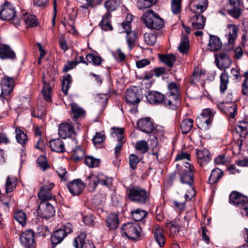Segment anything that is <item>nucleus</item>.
I'll use <instances>...</instances> for the list:
<instances>
[{"label":"nucleus","mask_w":248,"mask_h":248,"mask_svg":"<svg viewBox=\"0 0 248 248\" xmlns=\"http://www.w3.org/2000/svg\"><path fill=\"white\" fill-rule=\"evenodd\" d=\"M183 167H182L181 170L179 172L180 181L183 184H187L189 186V190L188 193L185 194L186 199H191L195 195V191L192 186L193 183L194 167L186 161L182 162Z\"/></svg>","instance_id":"obj_1"},{"label":"nucleus","mask_w":248,"mask_h":248,"mask_svg":"<svg viewBox=\"0 0 248 248\" xmlns=\"http://www.w3.org/2000/svg\"><path fill=\"white\" fill-rule=\"evenodd\" d=\"M142 17L144 23L149 29L158 30L164 26L163 20L152 10L146 11Z\"/></svg>","instance_id":"obj_2"},{"label":"nucleus","mask_w":248,"mask_h":248,"mask_svg":"<svg viewBox=\"0 0 248 248\" xmlns=\"http://www.w3.org/2000/svg\"><path fill=\"white\" fill-rule=\"evenodd\" d=\"M128 197L130 201L139 204H145L149 199L147 191L138 186H134L129 189Z\"/></svg>","instance_id":"obj_3"},{"label":"nucleus","mask_w":248,"mask_h":248,"mask_svg":"<svg viewBox=\"0 0 248 248\" xmlns=\"http://www.w3.org/2000/svg\"><path fill=\"white\" fill-rule=\"evenodd\" d=\"M215 112L210 108L203 109L200 116L196 119L198 127L202 130H208L211 125Z\"/></svg>","instance_id":"obj_4"},{"label":"nucleus","mask_w":248,"mask_h":248,"mask_svg":"<svg viewBox=\"0 0 248 248\" xmlns=\"http://www.w3.org/2000/svg\"><path fill=\"white\" fill-rule=\"evenodd\" d=\"M72 232V225L67 223L62 228L56 230L52 234L50 238L51 244L55 247L61 243L67 236V234Z\"/></svg>","instance_id":"obj_5"},{"label":"nucleus","mask_w":248,"mask_h":248,"mask_svg":"<svg viewBox=\"0 0 248 248\" xmlns=\"http://www.w3.org/2000/svg\"><path fill=\"white\" fill-rule=\"evenodd\" d=\"M168 87L170 93L168 96V98H166L165 101V104L170 108L174 109L175 108L176 101L179 98V92L178 87L173 82L170 83Z\"/></svg>","instance_id":"obj_6"},{"label":"nucleus","mask_w":248,"mask_h":248,"mask_svg":"<svg viewBox=\"0 0 248 248\" xmlns=\"http://www.w3.org/2000/svg\"><path fill=\"white\" fill-rule=\"evenodd\" d=\"M122 230L125 236L131 239H136L140 235V227L136 223H126L122 227Z\"/></svg>","instance_id":"obj_7"},{"label":"nucleus","mask_w":248,"mask_h":248,"mask_svg":"<svg viewBox=\"0 0 248 248\" xmlns=\"http://www.w3.org/2000/svg\"><path fill=\"white\" fill-rule=\"evenodd\" d=\"M21 244L25 248H35L36 242L34 232L31 230H26L20 235Z\"/></svg>","instance_id":"obj_8"},{"label":"nucleus","mask_w":248,"mask_h":248,"mask_svg":"<svg viewBox=\"0 0 248 248\" xmlns=\"http://www.w3.org/2000/svg\"><path fill=\"white\" fill-rule=\"evenodd\" d=\"M16 11L13 5L8 1H5L1 6L0 18L4 20H12L15 17Z\"/></svg>","instance_id":"obj_9"},{"label":"nucleus","mask_w":248,"mask_h":248,"mask_svg":"<svg viewBox=\"0 0 248 248\" xmlns=\"http://www.w3.org/2000/svg\"><path fill=\"white\" fill-rule=\"evenodd\" d=\"M38 213L42 218L48 219L55 215V208L49 202H41L38 207Z\"/></svg>","instance_id":"obj_10"},{"label":"nucleus","mask_w":248,"mask_h":248,"mask_svg":"<svg viewBox=\"0 0 248 248\" xmlns=\"http://www.w3.org/2000/svg\"><path fill=\"white\" fill-rule=\"evenodd\" d=\"M54 186V184L53 183L48 182H46L42 186L38 193V197L41 202H47V201L52 199V195L51 190Z\"/></svg>","instance_id":"obj_11"},{"label":"nucleus","mask_w":248,"mask_h":248,"mask_svg":"<svg viewBox=\"0 0 248 248\" xmlns=\"http://www.w3.org/2000/svg\"><path fill=\"white\" fill-rule=\"evenodd\" d=\"M142 98L141 95L138 90L136 89H128L125 95V99L126 103L129 105H138Z\"/></svg>","instance_id":"obj_12"},{"label":"nucleus","mask_w":248,"mask_h":248,"mask_svg":"<svg viewBox=\"0 0 248 248\" xmlns=\"http://www.w3.org/2000/svg\"><path fill=\"white\" fill-rule=\"evenodd\" d=\"M66 186L72 195L77 196L83 190L85 184L80 179H76L68 183Z\"/></svg>","instance_id":"obj_13"},{"label":"nucleus","mask_w":248,"mask_h":248,"mask_svg":"<svg viewBox=\"0 0 248 248\" xmlns=\"http://www.w3.org/2000/svg\"><path fill=\"white\" fill-rule=\"evenodd\" d=\"M215 62L219 69L225 70L230 66L232 61L227 54L220 52L215 55Z\"/></svg>","instance_id":"obj_14"},{"label":"nucleus","mask_w":248,"mask_h":248,"mask_svg":"<svg viewBox=\"0 0 248 248\" xmlns=\"http://www.w3.org/2000/svg\"><path fill=\"white\" fill-rule=\"evenodd\" d=\"M86 235L84 232H82L75 238L73 245L75 248H95L94 245L92 242L89 240L85 241Z\"/></svg>","instance_id":"obj_15"},{"label":"nucleus","mask_w":248,"mask_h":248,"mask_svg":"<svg viewBox=\"0 0 248 248\" xmlns=\"http://www.w3.org/2000/svg\"><path fill=\"white\" fill-rule=\"evenodd\" d=\"M14 87V78L8 76L4 77L1 81V88L3 95L7 96L13 91Z\"/></svg>","instance_id":"obj_16"},{"label":"nucleus","mask_w":248,"mask_h":248,"mask_svg":"<svg viewBox=\"0 0 248 248\" xmlns=\"http://www.w3.org/2000/svg\"><path fill=\"white\" fill-rule=\"evenodd\" d=\"M139 129L143 132L151 133L154 131V126L149 117L141 119L138 123Z\"/></svg>","instance_id":"obj_17"},{"label":"nucleus","mask_w":248,"mask_h":248,"mask_svg":"<svg viewBox=\"0 0 248 248\" xmlns=\"http://www.w3.org/2000/svg\"><path fill=\"white\" fill-rule=\"evenodd\" d=\"M147 101L151 104L165 103L166 99L163 94L156 91H150L146 95Z\"/></svg>","instance_id":"obj_18"},{"label":"nucleus","mask_w":248,"mask_h":248,"mask_svg":"<svg viewBox=\"0 0 248 248\" xmlns=\"http://www.w3.org/2000/svg\"><path fill=\"white\" fill-rule=\"evenodd\" d=\"M59 135L61 138L66 139L71 136L74 133L73 126L70 124L64 123L59 127Z\"/></svg>","instance_id":"obj_19"},{"label":"nucleus","mask_w":248,"mask_h":248,"mask_svg":"<svg viewBox=\"0 0 248 248\" xmlns=\"http://www.w3.org/2000/svg\"><path fill=\"white\" fill-rule=\"evenodd\" d=\"M208 6L207 0H193L191 2V11L198 15L204 11Z\"/></svg>","instance_id":"obj_20"},{"label":"nucleus","mask_w":248,"mask_h":248,"mask_svg":"<svg viewBox=\"0 0 248 248\" xmlns=\"http://www.w3.org/2000/svg\"><path fill=\"white\" fill-rule=\"evenodd\" d=\"M248 199L247 197L237 192H232L229 197L230 203L239 207V208L242 204L248 201Z\"/></svg>","instance_id":"obj_21"},{"label":"nucleus","mask_w":248,"mask_h":248,"mask_svg":"<svg viewBox=\"0 0 248 248\" xmlns=\"http://www.w3.org/2000/svg\"><path fill=\"white\" fill-rule=\"evenodd\" d=\"M228 42L230 45H233L237 36L238 28L234 24H228L227 26Z\"/></svg>","instance_id":"obj_22"},{"label":"nucleus","mask_w":248,"mask_h":248,"mask_svg":"<svg viewBox=\"0 0 248 248\" xmlns=\"http://www.w3.org/2000/svg\"><path fill=\"white\" fill-rule=\"evenodd\" d=\"M16 58L15 53L9 46L5 45L0 46V58L1 59H15Z\"/></svg>","instance_id":"obj_23"},{"label":"nucleus","mask_w":248,"mask_h":248,"mask_svg":"<svg viewBox=\"0 0 248 248\" xmlns=\"http://www.w3.org/2000/svg\"><path fill=\"white\" fill-rule=\"evenodd\" d=\"M191 22L193 29H202L205 26V18L202 15L195 14L191 17Z\"/></svg>","instance_id":"obj_24"},{"label":"nucleus","mask_w":248,"mask_h":248,"mask_svg":"<svg viewBox=\"0 0 248 248\" xmlns=\"http://www.w3.org/2000/svg\"><path fill=\"white\" fill-rule=\"evenodd\" d=\"M153 232L155 241L159 247H163L165 243V237L163 234V229L160 226L155 225L153 230Z\"/></svg>","instance_id":"obj_25"},{"label":"nucleus","mask_w":248,"mask_h":248,"mask_svg":"<svg viewBox=\"0 0 248 248\" xmlns=\"http://www.w3.org/2000/svg\"><path fill=\"white\" fill-rule=\"evenodd\" d=\"M196 154L198 157V162L201 166L205 165L211 159L209 152L207 149L197 150Z\"/></svg>","instance_id":"obj_26"},{"label":"nucleus","mask_w":248,"mask_h":248,"mask_svg":"<svg viewBox=\"0 0 248 248\" xmlns=\"http://www.w3.org/2000/svg\"><path fill=\"white\" fill-rule=\"evenodd\" d=\"M208 46L210 50L216 51L221 48L222 47V43L220 38L218 37L210 35Z\"/></svg>","instance_id":"obj_27"},{"label":"nucleus","mask_w":248,"mask_h":248,"mask_svg":"<svg viewBox=\"0 0 248 248\" xmlns=\"http://www.w3.org/2000/svg\"><path fill=\"white\" fill-rule=\"evenodd\" d=\"M50 147L52 151L57 153H63L66 151L63 142L60 139L50 140Z\"/></svg>","instance_id":"obj_28"},{"label":"nucleus","mask_w":248,"mask_h":248,"mask_svg":"<svg viewBox=\"0 0 248 248\" xmlns=\"http://www.w3.org/2000/svg\"><path fill=\"white\" fill-rule=\"evenodd\" d=\"M235 131L240 137L245 138L248 134V122L242 120L238 122Z\"/></svg>","instance_id":"obj_29"},{"label":"nucleus","mask_w":248,"mask_h":248,"mask_svg":"<svg viewBox=\"0 0 248 248\" xmlns=\"http://www.w3.org/2000/svg\"><path fill=\"white\" fill-rule=\"evenodd\" d=\"M22 20L27 28L36 27L38 24L36 17L28 13L23 14Z\"/></svg>","instance_id":"obj_30"},{"label":"nucleus","mask_w":248,"mask_h":248,"mask_svg":"<svg viewBox=\"0 0 248 248\" xmlns=\"http://www.w3.org/2000/svg\"><path fill=\"white\" fill-rule=\"evenodd\" d=\"M111 16V15L110 12H108L103 16L102 20L99 24V25L102 30L105 31H111L112 30V26L110 22Z\"/></svg>","instance_id":"obj_31"},{"label":"nucleus","mask_w":248,"mask_h":248,"mask_svg":"<svg viewBox=\"0 0 248 248\" xmlns=\"http://www.w3.org/2000/svg\"><path fill=\"white\" fill-rule=\"evenodd\" d=\"M107 226L111 230H115L118 227V217L116 214L109 215L106 220Z\"/></svg>","instance_id":"obj_32"},{"label":"nucleus","mask_w":248,"mask_h":248,"mask_svg":"<svg viewBox=\"0 0 248 248\" xmlns=\"http://www.w3.org/2000/svg\"><path fill=\"white\" fill-rule=\"evenodd\" d=\"M17 179L16 177L8 176L6 178L5 183V191L6 193L14 190L16 186Z\"/></svg>","instance_id":"obj_33"},{"label":"nucleus","mask_w":248,"mask_h":248,"mask_svg":"<svg viewBox=\"0 0 248 248\" xmlns=\"http://www.w3.org/2000/svg\"><path fill=\"white\" fill-rule=\"evenodd\" d=\"M52 90V88L49 83L43 80V88L42 90V93L44 99L48 102L51 101V94Z\"/></svg>","instance_id":"obj_34"},{"label":"nucleus","mask_w":248,"mask_h":248,"mask_svg":"<svg viewBox=\"0 0 248 248\" xmlns=\"http://www.w3.org/2000/svg\"><path fill=\"white\" fill-rule=\"evenodd\" d=\"M223 172L218 168L214 169L209 178V182L210 184H213L219 181L223 176Z\"/></svg>","instance_id":"obj_35"},{"label":"nucleus","mask_w":248,"mask_h":248,"mask_svg":"<svg viewBox=\"0 0 248 248\" xmlns=\"http://www.w3.org/2000/svg\"><path fill=\"white\" fill-rule=\"evenodd\" d=\"M71 112L73 115L74 118H79L83 117L85 115V111L78 105L75 103L71 104Z\"/></svg>","instance_id":"obj_36"},{"label":"nucleus","mask_w":248,"mask_h":248,"mask_svg":"<svg viewBox=\"0 0 248 248\" xmlns=\"http://www.w3.org/2000/svg\"><path fill=\"white\" fill-rule=\"evenodd\" d=\"M194 121L192 119L185 118L184 119L181 124V129L184 134H186L190 131L193 125Z\"/></svg>","instance_id":"obj_37"},{"label":"nucleus","mask_w":248,"mask_h":248,"mask_svg":"<svg viewBox=\"0 0 248 248\" xmlns=\"http://www.w3.org/2000/svg\"><path fill=\"white\" fill-rule=\"evenodd\" d=\"M96 180V178H94ZM98 184L110 188L112 184V178L104 175L102 173L98 174Z\"/></svg>","instance_id":"obj_38"},{"label":"nucleus","mask_w":248,"mask_h":248,"mask_svg":"<svg viewBox=\"0 0 248 248\" xmlns=\"http://www.w3.org/2000/svg\"><path fill=\"white\" fill-rule=\"evenodd\" d=\"M16 138L19 143L24 146L28 140L27 135L19 128H16L15 130Z\"/></svg>","instance_id":"obj_39"},{"label":"nucleus","mask_w":248,"mask_h":248,"mask_svg":"<svg viewBox=\"0 0 248 248\" xmlns=\"http://www.w3.org/2000/svg\"><path fill=\"white\" fill-rule=\"evenodd\" d=\"M159 58L160 61L169 67L172 66L176 60L175 56L172 54L159 55Z\"/></svg>","instance_id":"obj_40"},{"label":"nucleus","mask_w":248,"mask_h":248,"mask_svg":"<svg viewBox=\"0 0 248 248\" xmlns=\"http://www.w3.org/2000/svg\"><path fill=\"white\" fill-rule=\"evenodd\" d=\"M220 91L221 93H224L226 90L229 82V76L224 71L220 76Z\"/></svg>","instance_id":"obj_41"},{"label":"nucleus","mask_w":248,"mask_h":248,"mask_svg":"<svg viewBox=\"0 0 248 248\" xmlns=\"http://www.w3.org/2000/svg\"><path fill=\"white\" fill-rule=\"evenodd\" d=\"M86 59L88 62L92 63L94 65L96 66L100 65L103 61L100 56L93 53H88L87 54Z\"/></svg>","instance_id":"obj_42"},{"label":"nucleus","mask_w":248,"mask_h":248,"mask_svg":"<svg viewBox=\"0 0 248 248\" xmlns=\"http://www.w3.org/2000/svg\"><path fill=\"white\" fill-rule=\"evenodd\" d=\"M131 214L135 221H140L145 217L147 215V212L140 209H137L131 211Z\"/></svg>","instance_id":"obj_43"},{"label":"nucleus","mask_w":248,"mask_h":248,"mask_svg":"<svg viewBox=\"0 0 248 248\" xmlns=\"http://www.w3.org/2000/svg\"><path fill=\"white\" fill-rule=\"evenodd\" d=\"M72 83V77L68 74L63 77L62 81V90L64 95H66L70 87V85Z\"/></svg>","instance_id":"obj_44"},{"label":"nucleus","mask_w":248,"mask_h":248,"mask_svg":"<svg viewBox=\"0 0 248 248\" xmlns=\"http://www.w3.org/2000/svg\"><path fill=\"white\" fill-rule=\"evenodd\" d=\"M137 37V34L134 31H130V32L126 33V42L130 49H131L135 46Z\"/></svg>","instance_id":"obj_45"},{"label":"nucleus","mask_w":248,"mask_h":248,"mask_svg":"<svg viewBox=\"0 0 248 248\" xmlns=\"http://www.w3.org/2000/svg\"><path fill=\"white\" fill-rule=\"evenodd\" d=\"M189 48L188 39L186 36H184L178 47L179 51L184 54H187Z\"/></svg>","instance_id":"obj_46"},{"label":"nucleus","mask_w":248,"mask_h":248,"mask_svg":"<svg viewBox=\"0 0 248 248\" xmlns=\"http://www.w3.org/2000/svg\"><path fill=\"white\" fill-rule=\"evenodd\" d=\"M95 178L96 179H98V174L90 175L86 179L87 183L93 191L95 189L98 185V180H95Z\"/></svg>","instance_id":"obj_47"},{"label":"nucleus","mask_w":248,"mask_h":248,"mask_svg":"<svg viewBox=\"0 0 248 248\" xmlns=\"http://www.w3.org/2000/svg\"><path fill=\"white\" fill-rule=\"evenodd\" d=\"M100 160L93 156H87L85 158V164L90 168H94L99 166Z\"/></svg>","instance_id":"obj_48"},{"label":"nucleus","mask_w":248,"mask_h":248,"mask_svg":"<svg viewBox=\"0 0 248 248\" xmlns=\"http://www.w3.org/2000/svg\"><path fill=\"white\" fill-rule=\"evenodd\" d=\"M85 155V151L81 149L79 147H77L72 155V158L73 160L78 161L83 158Z\"/></svg>","instance_id":"obj_49"},{"label":"nucleus","mask_w":248,"mask_h":248,"mask_svg":"<svg viewBox=\"0 0 248 248\" xmlns=\"http://www.w3.org/2000/svg\"><path fill=\"white\" fill-rule=\"evenodd\" d=\"M120 3V0H108L105 2V6L108 11H113L116 9Z\"/></svg>","instance_id":"obj_50"},{"label":"nucleus","mask_w":248,"mask_h":248,"mask_svg":"<svg viewBox=\"0 0 248 248\" xmlns=\"http://www.w3.org/2000/svg\"><path fill=\"white\" fill-rule=\"evenodd\" d=\"M112 136L117 139L118 141L123 140L124 138V129L123 128L112 127Z\"/></svg>","instance_id":"obj_51"},{"label":"nucleus","mask_w":248,"mask_h":248,"mask_svg":"<svg viewBox=\"0 0 248 248\" xmlns=\"http://www.w3.org/2000/svg\"><path fill=\"white\" fill-rule=\"evenodd\" d=\"M144 40L148 45L152 46L156 42V36L154 33H146L144 35Z\"/></svg>","instance_id":"obj_52"},{"label":"nucleus","mask_w":248,"mask_h":248,"mask_svg":"<svg viewBox=\"0 0 248 248\" xmlns=\"http://www.w3.org/2000/svg\"><path fill=\"white\" fill-rule=\"evenodd\" d=\"M15 219L20 224L23 225L25 223L26 219V215L24 212L19 210L16 211L14 215Z\"/></svg>","instance_id":"obj_53"},{"label":"nucleus","mask_w":248,"mask_h":248,"mask_svg":"<svg viewBox=\"0 0 248 248\" xmlns=\"http://www.w3.org/2000/svg\"><path fill=\"white\" fill-rule=\"evenodd\" d=\"M237 113V106L235 104H232L227 108L226 114L229 117V120L233 119Z\"/></svg>","instance_id":"obj_54"},{"label":"nucleus","mask_w":248,"mask_h":248,"mask_svg":"<svg viewBox=\"0 0 248 248\" xmlns=\"http://www.w3.org/2000/svg\"><path fill=\"white\" fill-rule=\"evenodd\" d=\"M135 148L136 150L140 151L142 153H145L148 151V143L144 140H140L137 142Z\"/></svg>","instance_id":"obj_55"},{"label":"nucleus","mask_w":248,"mask_h":248,"mask_svg":"<svg viewBox=\"0 0 248 248\" xmlns=\"http://www.w3.org/2000/svg\"><path fill=\"white\" fill-rule=\"evenodd\" d=\"M181 0H172L171 10L174 14H178L181 11Z\"/></svg>","instance_id":"obj_56"},{"label":"nucleus","mask_w":248,"mask_h":248,"mask_svg":"<svg viewBox=\"0 0 248 248\" xmlns=\"http://www.w3.org/2000/svg\"><path fill=\"white\" fill-rule=\"evenodd\" d=\"M37 163L41 170L44 171L49 167L47 163L46 158L44 155H41L37 160Z\"/></svg>","instance_id":"obj_57"},{"label":"nucleus","mask_w":248,"mask_h":248,"mask_svg":"<svg viewBox=\"0 0 248 248\" xmlns=\"http://www.w3.org/2000/svg\"><path fill=\"white\" fill-rule=\"evenodd\" d=\"M129 165L131 169L135 170L138 163L140 162L139 158L135 154H132L129 156Z\"/></svg>","instance_id":"obj_58"},{"label":"nucleus","mask_w":248,"mask_h":248,"mask_svg":"<svg viewBox=\"0 0 248 248\" xmlns=\"http://www.w3.org/2000/svg\"><path fill=\"white\" fill-rule=\"evenodd\" d=\"M113 55L115 59L119 62H122L125 60V55L120 49H118L114 52Z\"/></svg>","instance_id":"obj_59"},{"label":"nucleus","mask_w":248,"mask_h":248,"mask_svg":"<svg viewBox=\"0 0 248 248\" xmlns=\"http://www.w3.org/2000/svg\"><path fill=\"white\" fill-rule=\"evenodd\" d=\"M59 176L61 178L62 180L66 181L68 178V174L65 168L60 167L57 170Z\"/></svg>","instance_id":"obj_60"},{"label":"nucleus","mask_w":248,"mask_h":248,"mask_svg":"<svg viewBox=\"0 0 248 248\" xmlns=\"http://www.w3.org/2000/svg\"><path fill=\"white\" fill-rule=\"evenodd\" d=\"M228 14L234 18H238L241 15L240 9L237 7H234L232 9L227 10Z\"/></svg>","instance_id":"obj_61"},{"label":"nucleus","mask_w":248,"mask_h":248,"mask_svg":"<svg viewBox=\"0 0 248 248\" xmlns=\"http://www.w3.org/2000/svg\"><path fill=\"white\" fill-rule=\"evenodd\" d=\"M245 79L242 84V93L246 95H248V71L244 74Z\"/></svg>","instance_id":"obj_62"},{"label":"nucleus","mask_w":248,"mask_h":248,"mask_svg":"<svg viewBox=\"0 0 248 248\" xmlns=\"http://www.w3.org/2000/svg\"><path fill=\"white\" fill-rule=\"evenodd\" d=\"M105 136L101 132H97L93 139L94 144H100L103 142Z\"/></svg>","instance_id":"obj_63"},{"label":"nucleus","mask_w":248,"mask_h":248,"mask_svg":"<svg viewBox=\"0 0 248 248\" xmlns=\"http://www.w3.org/2000/svg\"><path fill=\"white\" fill-rule=\"evenodd\" d=\"M239 208L241 215L244 217H248V199Z\"/></svg>","instance_id":"obj_64"}]
</instances>
